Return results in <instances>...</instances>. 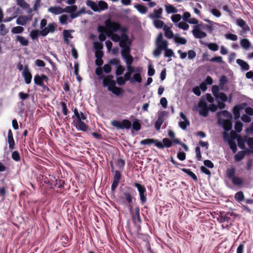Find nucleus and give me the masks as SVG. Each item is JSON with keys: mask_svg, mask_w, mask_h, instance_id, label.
Instances as JSON below:
<instances>
[{"mask_svg": "<svg viewBox=\"0 0 253 253\" xmlns=\"http://www.w3.org/2000/svg\"><path fill=\"white\" fill-rule=\"evenodd\" d=\"M106 26H103L101 25H98L97 27V31L100 33V34L101 33H106L107 36L109 37L110 36L109 34L108 33L107 31L106 30Z\"/></svg>", "mask_w": 253, "mask_h": 253, "instance_id": "obj_55", "label": "nucleus"}, {"mask_svg": "<svg viewBox=\"0 0 253 253\" xmlns=\"http://www.w3.org/2000/svg\"><path fill=\"white\" fill-rule=\"evenodd\" d=\"M48 11L55 15L63 13V8L60 6H51L48 8Z\"/></svg>", "mask_w": 253, "mask_h": 253, "instance_id": "obj_23", "label": "nucleus"}, {"mask_svg": "<svg viewBox=\"0 0 253 253\" xmlns=\"http://www.w3.org/2000/svg\"><path fill=\"white\" fill-rule=\"evenodd\" d=\"M188 55V58L189 60H193L195 58L196 56V53L195 51L193 50H189L187 53Z\"/></svg>", "mask_w": 253, "mask_h": 253, "instance_id": "obj_63", "label": "nucleus"}, {"mask_svg": "<svg viewBox=\"0 0 253 253\" xmlns=\"http://www.w3.org/2000/svg\"><path fill=\"white\" fill-rule=\"evenodd\" d=\"M153 25L157 29H161L164 25V22L160 20H153Z\"/></svg>", "mask_w": 253, "mask_h": 253, "instance_id": "obj_47", "label": "nucleus"}, {"mask_svg": "<svg viewBox=\"0 0 253 253\" xmlns=\"http://www.w3.org/2000/svg\"><path fill=\"white\" fill-rule=\"evenodd\" d=\"M195 153H196V158L199 161H202V155L201 154L200 148L199 146H197L195 148Z\"/></svg>", "mask_w": 253, "mask_h": 253, "instance_id": "obj_58", "label": "nucleus"}, {"mask_svg": "<svg viewBox=\"0 0 253 253\" xmlns=\"http://www.w3.org/2000/svg\"><path fill=\"white\" fill-rule=\"evenodd\" d=\"M172 145V142L168 138H164L162 142L158 140L156 147L160 149H163L165 147L170 148Z\"/></svg>", "mask_w": 253, "mask_h": 253, "instance_id": "obj_14", "label": "nucleus"}, {"mask_svg": "<svg viewBox=\"0 0 253 253\" xmlns=\"http://www.w3.org/2000/svg\"><path fill=\"white\" fill-rule=\"evenodd\" d=\"M119 45L122 48L121 55L125 61L130 60V59H133V57L130 54L131 44H124V43L122 42L119 43Z\"/></svg>", "mask_w": 253, "mask_h": 253, "instance_id": "obj_4", "label": "nucleus"}, {"mask_svg": "<svg viewBox=\"0 0 253 253\" xmlns=\"http://www.w3.org/2000/svg\"><path fill=\"white\" fill-rule=\"evenodd\" d=\"M233 113L235 119L237 120L240 117V108L238 106H235L233 109Z\"/></svg>", "mask_w": 253, "mask_h": 253, "instance_id": "obj_40", "label": "nucleus"}, {"mask_svg": "<svg viewBox=\"0 0 253 253\" xmlns=\"http://www.w3.org/2000/svg\"><path fill=\"white\" fill-rule=\"evenodd\" d=\"M16 3L23 9H26L29 7V4L25 0H16Z\"/></svg>", "mask_w": 253, "mask_h": 253, "instance_id": "obj_36", "label": "nucleus"}, {"mask_svg": "<svg viewBox=\"0 0 253 253\" xmlns=\"http://www.w3.org/2000/svg\"><path fill=\"white\" fill-rule=\"evenodd\" d=\"M240 44L245 49H249L251 45L250 42L247 39H242L240 41Z\"/></svg>", "mask_w": 253, "mask_h": 253, "instance_id": "obj_35", "label": "nucleus"}, {"mask_svg": "<svg viewBox=\"0 0 253 253\" xmlns=\"http://www.w3.org/2000/svg\"><path fill=\"white\" fill-rule=\"evenodd\" d=\"M132 128L135 131H138L141 128V125L139 121L137 119L133 120V124L132 125Z\"/></svg>", "mask_w": 253, "mask_h": 253, "instance_id": "obj_37", "label": "nucleus"}, {"mask_svg": "<svg viewBox=\"0 0 253 253\" xmlns=\"http://www.w3.org/2000/svg\"><path fill=\"white\" fill-rule=\"evenodd\" d=\"M236 25L242 29L244 32L246 33L250 31V28L246 22L242 19H237L236 21Z\"/></svg>", "mask_w": 253, "mask_h": 253, "instance_id": "obj_17", "label": "nucleus"}, {"mask_svg": "<svg viewBox=\"0 0 253 253\" xmlns=\"http://www.w3.org/2000/svg\"><path fill=\"white\" fill-rule=\"evenodd\" d=\"M39 34V30H33L30 32L29 36L33 40H35L38 39Z\"/></svg>", "mask_w": 253, "mask_h": 253, "instance_id": "obj_45", "label": "nucleus"}, {"mask_svg": "<svg viewBox=\"0 0 253 253\" xmlns=\"http://www.w3.org/2000/svg\"><path fill=\"white\" fill-rule=\"evenodd\" d=\"M165 50L164 56L166 57H170L174 55V52L171 49L169 48L168 46Z\"/></svg>", "mask_w": 253, "mask_h": 253, "instance_id": "obj_50", "label": "nucleus"}, {"mask_svg": "<svg viewBox=\"0 0 253 253\" xmlns=\"http://www.w3.org/2000/svg\"><path fill=\"white\" fill-rule=\"evenodd\" d=\"M219 120V123L222 126L223 128L226 131L230 130L232 127V124L229 120Z\"/></svg>", "mask_w": 253, "mask_h": 253, "instance_id": "obj_19", "label": "nucleus"}, {"mask_svg": "<svg viewBox=\"0 0 253 253\" xmlns=\"http://www.w3.org/2000/svg\"><path fill=\"white\" fill-rule=\"evenodd\" d=\"M226 39L230 40L232 41H236L238 40V37L235 34L227 33L225 35Z\"/></svg>", "mask_w": 253, "mask_h": 253, "instance_id": "obj_52", "label": "nucleus"}, {"mask_svg": "<svg viewBox=\"0 0 253 253\" xmlns=\"http://www.w3.org/2000/svg\"><path fill=\"white\" fill-rule=\"evenodd\" d=\"M217 219L220 223L229 222L231 220L230 214L225 212H220Z\"/></svg>", "mask_w": 253, "mask_h": 253, "instance_id": "obj_21", "label": "nucleus"}, {"mask_svg": "<svg viewBox=\"0 0 253 253\" xmlns=\"http://www.w3.org/2000/svg\"><path fill=\"white\" fill-rule=\"evenodd\" d=\"M217 117L218 118H220L222 116H223L225 118L229 119H232V114L228 112L227 110H223L217 112L216 113Z\"/></svg>", "mask_w": 253, "mask_h": 253, "instance_id": "obj_30", "label": "nucleus"}, {"mask_svg": "<svg viewBox=\"0 0 253 253\" xmlns=\"http://www.w3.org/2000/svg\"><path fill=\"white\" fill-rule=\"evenodd\" d=\"M178 27L183 30H187L188 29L189 26L184 22H180L178 23Z\"/></svg>", "mask_w": 253, "mask_h": 253, "instance_id": "obj_64", "label": "nucleus"}, {"mask_svg": "<svg viewBox=\"0 0 253 253\" xmlns=\"http://www.w3.org/2000/svg\"><path fill=\"white\" fill-rule=\"evenodd\" d=\"M27 18L26 15L19 16L16 19V24L18 25L25 26L27 23Z\"/></svg>", "mask_w": 253, "mask_h": 253, "instance_id": "obj_29", "label": "nucleus"}, {"mask_svg": "<svg viewBox=\"0 0 253 253\" xmlns=\"http://www.w3.org/2000/svg\"><path fill=\"white\" fill-rule=\"evenodd\" d=\"M60 23L62 25H65L67 24V20H68V16L66 14H63L61 15L59 17Z\"/></svg>", "mask_w": 253, "mask_h": 253, "instance_id": "obj_51", "label": "nucleus"}, {"mask_svg": "<svg viewBox=\"0 0 253 253\" xmlns=\"http://www.w3.org/2000/svg\"><path fill=\"white\" fill-rule=\"evenodd\" d=\"M134 7L141 14H145L148 11V8L146 6L140 4H137Z\"/></svg>", "mask_w": 253, "mask_h": 253, "instance_id": "obj_34", "label": "nucleus"}, {"mask_svg": "<svg viewBox=\"0 0 253 253\" xmlns=\"http://www.w3.org/2000/svg\"><path fill=\"white\" fill-rule=\"evenodd\" d=\"M166 10L168 13H175L177 11V9L172 5H166Z\"/></svg>", "mask_w": 253, "mask_h": 253, "instance_id": "obj_44", "label": "nucleus"}, {"mask_svg": "<svg viewBox=\"0 0 253 253\" xmlns=\"http://www.w3.org/2000/svg\"><path fill=\"white\" fill-rule=\"evenodd\" d=\"M120 38L121 40L119 43L122 42L124 44H131V41L129 39L126 33H122Z\"/></svg>", "mask_w": 253, "mask_h": 253, "instance_id": "obj_31", "label": "nucleus"}, {"mask_svg": "<svg viewBox=\"0 0 253 253\" xmlns=\"http://www.w3.org/2000/svg\"><path fill=\"white\" fill-rule=\"evenodd\" d=\"M15 38L16 41L19 42L20 44L22 46H27L29 44L28 40L22 36L17 35Z\"/></svg>", "mask_w": 253, "mask_h": 253, "instance_id": "obj_27", "label": "nucleus"}, {"mask_svg": "<svg viewBox=\"0 0 253 253\" xmlns=\"http://www.w3.org/2000/svg\"><path fill=\"white\" fill-rule=\"evenodd\" d=\"M246 152L250 153V150L246 149L245 151H240L234 156L235 161L239 162L243 159L246 155Z\"/></svg>", "mask_w": 253, "mask_h": 253, "instance_id": "obj_24", "label": "nucleus"}, {"mask_svg": "<svg viewBox=\"0 0 253 253\" xmlns=\"http://www.w3.org/2000/svg\"><path fill=\"white\" fill-rule=\"evenodd\" d=\"M237 140L238 142V145L239 148L241 149H245V140H243V139L240 136H238L237 138Z\"/></svg>", "mask_w": 253, "mask_h": 253, "instance_id": "obj_48", "label": "nucleus"}, {"mask_svg": "<svg viewBox=\"0 0 253 253\" xmlns=\"http://www.w3.org/2000/svg\"><path fill=\"white\" fill-rule=\"evenodd\" d=\"M235 169L232 168L228 169L226 170V174L228 178L231 180L233 184L235 186H240L244 183V180L243 178L235 176Z\"/></svg>", "mask_w": 253, "mask_h": 253, "instance_id": "obj_3", "label": "nucleus"}, {"mask_svg": "<svg viewBox=\"0 0 253 253\" xmlns=\"http://www.w3.org/2000/svg\"><path fill=\"white\" fill-rule=\"evenodd\" d=\"M215 98L217 99H219L223 102H226L228 100V97L227 95L222 92H219L216 96H215Z\"/></svg>", "mask_w": 253, "mask_h": 253, "instance_id": "obj_39", "label": "nucleus"}, {"mask_svg": "<svg viewBox=\"0 0 253 253\" xmlns=\"http://www.w3.org/2000/svg\"><path fill=\"white\" fill-rule=\"evenodd\" d=\"M77 9V6L75 5L66 6L63 8V12H66L70 14V17L72 19H74L80 15L81 11H78L75 13Z\"/></svg>", "mask_w": 253, "mask_h": 253, "instance_id": "obj_11", "label": "nucleus"}, {"mask_svg": "<svg viewBox=\"0 0 253 253\" xmlns=\"http://www.w3.org/2000/svg\"><path fill=\"white\" fill-rule=\"evenodd\" d=\"M190 125V122L189 121H183L182 122H179V126L183 130L186 129L187 126Z\"/></svg>", "mask_w": 253, "mask_h": 253, "instance_id": "obj_57", "label": "nucleus"}, {"mask_svg": "<svg viewBox=\"0 0 253 253\" xmlns=\"http://www.w3.org/2000/svg\"><path fill=\"white\" fill-rule=\"evenodd\" d=\"M157 143H158V140L154 139L153 138L145 139L142 140L140 142V144L141 145H150L151 144H154L155 146H156Z\"/></svg>", "mask_w": 253, "mask_h": 253, "instance_id": "obj_26", "label": "nucleus"}, {"mask_svg": "<svg viewBox=\"0 0 253 253\" xmlns=\"http://www.w3.org/2000/svg\"><path fill=\"white\" fill-rule=\"evenodd\" d=\"M174 41L178 44H185L187 43V40L185 38L181 37L178 34L174 35Z\"/></svg>", "mask_w": 253, "mask_h": 253, "instance_id": "obj_28", "label": "nucleus"}, {"mask_svg": "<svg viewBox=\"0 0 253 253\" xmlns=\"http://www.w3.org/2000/svg\"><path fill=\"white\" fill-rule=\"evenodd\" d=\"M106 29L111 32H116L119 31L120 24L119 23L113 22H112L110 20H107L105 22Z\"/></svg>", "mask_w": 253, "mask_h": 253, "instance_id": "obj_12", "label": "nucleus"}, {"mask_svg": "<svg viewBox=\"0 0 253 253\" xmlns=\"http://www.w3.org/2000/svg\"><path fill=\"white\" fill-rule=\"evenodd\" d=\"M74 126L78 130L84 132L87 131L88 128L87 126L86 125L83 121H81V119H79V120L76 122L75 120H74Z\"/></svg>", "mask_w": 253, "mask_h": 253, "instance_id": "obj_16", "label": "nucleus"}, {"mask_svg": "<svg viewBox=\"0 0 253 253\" xmlns=\"http://www.w3.org/2000/svg\"><path fill=\"white\" fill-rule=\"evenodd\" d=\"M111 124L112 126L120 129H129L131 126V122L127 119H124L122 122L113 120L111 121Z\"/></svg>", "mask_w": 253, "mask_h": 253, "instance_id": "obj_5", "label": "nucleus"}, {"mask_svg": "<svg viewBox=\"0 0 253 253\" xmlns=\"http://www.w3.org/2000/svg\"><path fill=\"white\" fill-rule=\"evenodd\" d=\"M46 28L48 31H49V33H52L54 32L56 29V25L54 23H49Z\"/></svg>", "mask_w": 253, "mask_h": 253, "instance_id": "obj_59", "label": "nucleus"}, {"mask_svg": "<svg viewBox=\"0 0 253 253\" xmlns=\"http://www.w3.org/2000/svg\"><path fill=\"white\" fill-rule=\"evenodd\" d=\"M114 76L111 75H109L105 77L102 81V84L104 86H107L108 87H112L116 85V82L113 80Z\"/></svg>", "mask_w": 253, "mask_h": 253, "instance_id": "obj_13", "label": "nucleus"}, {"mask_svg": "<svg viewBox=\"0 0 253 253\" xmlns=\"http://www.w3.org/2000/svg\"><path fill=\"white\" fill-rule=\"evenodd\" d=\"M134 186L137 188L139 195L140 197V200L142 205L144 204L147 201V191L145 186L137 182H135L133 184Z\"/></svg>", "mask_w": 253, "mask_h": 253, "instance_id": "obj_6", "label": "nucleus"}, {"mask_svg": "<svg viewBox=\"0 0 253 253\" xmlns=\"http://www.w3.org/2000/svg\"><path fill=\"white\" fill-rule=\"evenodd\" d=\"M235 199L238 202H242L244 200V195L243 192L239 191L235 194Z\"/></svg>", "mask_w": 253, "mask_h": 253, "instance_id": "obj_43", "label": "nucleus"}, {"mask_svg": "<svg viewBox=\"0 0 253 253\" xmlns=\"http://www.w3.org/2000/svg\"><path fill=\"white\" fill-rule=\"evenodd\" d=\"M24 30L23 27L21 26H16L12 28L11 33L12 34H17L22 33Z\"/></svg>", "mask_w": 253, "mask_h": 253, "instance_id": "obj_42", "label": "nucleus"}, {"mask_svg": "<svg viewBox=\"0 0 253 253\" xmlns=\"http://www.w3.org/2000/svg\"><path fill=\"white\" fill-rule=\"evenodd\" d=\"M181 170L191 177L195 181H197L198 178L197 176L190 169L183 168Z\"/></svg>", "mask_w": 253, "mask_h": 253, "instance_id": "obj_33", "label": "nucleus"}, {"mask_svg": "<svg viewBox=\"0 0 253 253\" xmlns=\"http://www.w3.org/2000/svg\"><path fill=\"white\" fill-rule=\"evenodd\" d=\"M228 144L230 148L231 149L233 153H235L237 151V148L236 144L235 141L232 140H228Z\"/></svg>", "mask_w": 253, "mask_h": 253, "instance_id": "obj_46", "label": "nucleus"}, {"mask_svg": "<svg viewBox=\"0 0 253 253\" xmlns=\"http://www.w3.org/2000/svg\"><path fill=\"white\" fill-rule=\"evenodd\" d=\"M168 46V42L167 40L163 41H156V48L153 51V55L155 57H159L162 51Z\"/></svg>", "mask_w": 253, "mask_h": 253, "instance_id": "obj_7", "label": "nucleus"}, {"mask_svg": "<svg viewBox=\"0 0 253 253\" xmlns=\"http://www.w3.org/2000/svg\"><path fill=\"white\" fill-rule=\"evenodd\" d=\"M86 4L94 12H100L108 8V4L103 0H100L97 3L91 0H87Z\"/></svg>", "mask_w": 253, "mask_h": 253, "instance_id": "obj_2", "label": "nucleus"}, {"mask_svg": "<svg viewBox=\"0 0 253 253\" xmlns=\"http://www.w3.org/2000/svg\"><path fill=\"white\" fill-rule=\"evenodd\" d=\"M93 47L95 49V51L96 50H101L103 47V44L101 42H93Z\"/></svg>", "mask_w": 253, "mask_h": 253, "instance_id": "obj_62", "label": "nucleus"}, {"mask_svg": "<svg viewBox=\"0 0 253 253\" xmlns=\"http://www.w3.org/2000/svg\"><path fill=\"white\" fill-rule=\"evenodd\" d=\"M236 63L238 65L240 66L242 71H248L250 69V66L248 63L242 59H237Z\"/></svg>", "mask_w": 253, "mask_h": 253, "instance_id": "obj_22", "label": "nucleus"}, {"mask_svg": "<svg viewBox=\"0 0 253 253\" xmlns=\"http://www.w3.org/2000/svg\"><path fill=\"white\" fill-rule=\"evenodd\" d=\"M139 207H136L135 208V209H134V214L133 215V218H136V219L137 220V221L139 222H141V217H140V213H139Z\"/></svg>", "mask_w": 253, "mask_h": 253, "instance_id": "obj_41", "label": "nucleus"}, {"mask_svg": "<svg viewBox=\"0 0 253 253\" xmlns=\"http://www.w3.org/2000/svg\"><path fill=\"white\" fill-rule=\"evenodd\" d=\"M116 75L117 76H120L123 74L125 71V68L123 67L121 65L118 67H116Z\"/></svg>", "mask_w": 253, "mask_h": 253, "instance_id": "obj_56", "label": "nucleus"}, {"mask_svg": "<svg viewBox=\"0 0 253 253\" xmlns=\"http://www.w3.org/2000/svg\"><path fill=\"white\" fill-rule=\"evenodd\" d=\"M109 63L118 67L121 65V61L117 58L111 59L109 61Z\"/></svg>", "mask_w": 253, "mask_h": 253, "instance_id": "obj_60", "label": "nucleus"}, {"mask_svg": "<svg viewBox=\"0 0 253 253\" xmlns=\"http://www.w3.org/2000/svg\"><path fill=\"white\" fill-rule=\"evenodd\" d=\"M108 90L117 96H119L122 94L124 92L123 89L120 87H117L116 85H115L114 86H112L111 88L110 87H108Z\"/></svg>", "mask_w": 253, "mask_h": 253, "instance_id": "obj_25", "label": "nucleus"}, {"mask_svg": "<svg viewBox=\"0 0 253 253\" xmlns=\"http://www.w3.org/2000/svg\"><path fill=\"white\" fill-rule=\"evenodd\" d=\"M199 108L198 112L199 114L204 117L208 116L209 109L206 101L204 99H201L198 104Z\"/></svg>", "mask_w": 253, "mask_h": 253, "instance_id": "obj_9", "label": "nucleus"}, {"mask_svg": "<svg viewBox=\"0 0 253 253\" xmlns=\"http://www.w3.org/2000/svg\"><path fill=\"white\" fill-rule=\"evenodd\" d=\"M133 62V59H130V60H127V61H125L126 63V69L127 71L124 75V77L126 81H128L130 80L131 76V74L135 72V68L131 66Z\"/></svg>", "mask_w": 253, "mask_h": 253, "instance_id": "obj_10", "label": "nucleus"}, {"mask_svg": "<svg viewBox=\"0 0 253 253\" xmlns=\"http://www.w3.org/2000/svg\"><path fill=\"white\" fill-rule=\"evenodd\" d=\"M112 173H114L112 183L111 185V191L114 192L120 183V180L122 178V174L118 170H115L114 169L111 170Z\"/></svg>", "mask_w": 253, "mask_h": 253, "instance_id": "obj_8", "label": "nucleus"}, {"mask_svg": "<svg viewBox=\"0 0 253 253\" xmlns=\"http://www.w3.org/2000/svg\"><path fill=\"white\" fill-rule=\"evenodd\" d=\"M192 33L194 37L196 39H202L207 36L205 32L201 31L198 26L192 31Z\"/></svg>", "mask_w": 253, "mask_h": 253, "instance_id": "obj_20", "label": "nucleus"}, {"mask_svg": "<svg viewBox=\"0 0 253 253\" xmlns=\"http://www.w3.org/2000/svg\"><path fill=\"white\" fill-rule=\"evenodd\" d=\"M128 81H130V83H133L134 82L141 83L142 82V78L139 73H135L133 75L132 78L130 77V79Z\"/></svg>", "mask_w": 253, "mask_h": 253, "instance_id": "obj_32", "label": "nucleus"}, {"mask_svg": "<svg viewBox=\"0 0 253 253\" xmlns=\"http://www.w3.org/2000/svg\"><path fill=\"white\" fill-rule=\"evenodd\" d=\"M74 32V30H64L63 32V38H70L72 39L73 38V36L71 35V32Z\"/></svg>", "mask_w": 253, "mask_h": 253, "instance_id": "obj_54", "label": "nucleus"}, {"mask_svg": "<svg viewBox=\"0 0 253 253\" xmlns=\"http://www.w3.org/2000/svg\"><path fill=\"white\" fill-rule=\"evenodd\" d=\"M126 190L122 193L123 198L128 205L130 212L132 211V205L135 201L134 196L136 195V191L131 187H126Z\"/></svg>", "mask_w": 253, "mask_h": 253, "instance_id": "obj_1", "label": "nucleus"}, {"mask_svg": "<svg viewBox=\"0 0 253 253\" xmlns=\"http://www.w3.org/2000/svg\"><path fill=\"white\" fill-rule=\"evenodd\" d=\"M163 12V9L159 8L158 9H155L153 13H150L148 15V17L153 20L158 19L162 18V14Z\"/></svg>", "mask_w": 253, "mask_h": 253, "instance_id": "obj_18", "label": "nucleus"}, {"mask_svg": "<svg viewBox=\"0 0 253 253\" xmlns=\"http://www.w3.org/2000/svg\"><path fill=\"white\" fill-rule=\"evenodd\" d=\"M22 76L24 79L26 84H29L31 83L32 76L27 65H25L24 67V70L22 72Z\"/></svg>", "mask_w": 253, "mask_h": 253, "instance_id": "obj_15", "label": "nucleus"}, {"mask_svg": "<svg viewBox=\"0 0 253 253\" xmlns=\"http://www.w3.org/2000/svg\"><path fill=\"white\" fill-rule=\"evenodd\" d=\"M208 47L213 51H216L218 50L219 46L216 43H209L205 44Z\"/></svg>", "mask_w": 253, "mask_h": 253, "instance_id": "obj_38", "label": "nucleus"}, {"mask_svg": "<svg viewBox=\"0 0 253 253\" xmlns=\"http://www.w3.org/2000/svg\"><path fill=\"white\" fill-rule=\"evenodd\" d=\"M34 83L39 86L42 85V84H43L42 78L38 74H37L34 76Z\"/></svg>", "mask_w": 253, "mask_h": 253, "instance_id": "obj_49", "label": "nucleus"}, {"mask_svg": "<svg viewBox=\"0 0 253 253\" xmlns=\"http://www.w3.org/2000/svg\"><path fill=\"white\" fill-rule=\"evenodd\" d=\"M11 157L12 159L16 162L20 161V156L19 153L17 151H14L12 152Z\"/></svg>", "mask_w": 253, "mask_h": 253, "instance_id": "obj_53", "label": "nucleus"}, {"mask_svg": "<svg viewBox=\"0 0 253 253\" xmlns=\"http://www.w3.org/2000/svg\"><path fill=\"white\" fill-rule=\"evenodd\" d=\"M243 124L238 121L236 122L235 124V129L237 132H240L242 130Z\"/></svg>", "mask_w": 253, "mask_h": 253, "instance_id": "obj_61", "label": "nucleus"}]
</instances>
